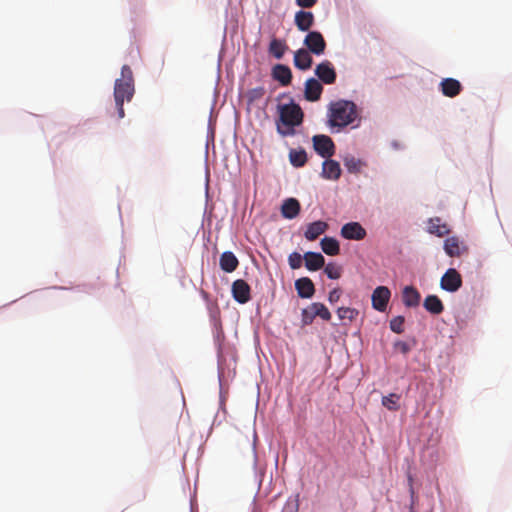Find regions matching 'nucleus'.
Segmentation results:
<instances>
[{"mask_svg":"<svg viewBox=\"0 0 512 512\" xmlns=\"http://www.w3.org/2000/svg\"><path fill=\"white\" fill-rule=\"evenodd\" d=\"M279 119L276 121V130L282 137L295 135V127L303 122L304 113L301 107L291 101L288 104L278 105Z\"/></svg>","mask_w":512,"mask_h":512,"instance_id":"nucleus-1","label":"nucleus"},{"mask_svg":"<svg viewBox=\"0 0 512 512\" xmlns=\"http://www.w3.org/2000/svg\"><path fill=\"white\" fill-rule=\"evenodd\" d=\"M134 79L131 68L123 65L121 68V78L116 79L114 85V100L118 113V118L125 116L124 101L130 102L134 95Z\"/></svg>","mask_w":512,"mask_h":512,"instance_id":"nucleus-2","label":"nucleus"},{"mask_svg":"<svg viewBox=\"0 0 512 512\" xmlns=\"http://www.w3.org/2000/svg\"><path fill=\"white\" fill-rule=\"evenodd\" d=\"M356 117V105L351 101L340 100L330 105L329 124L333 127H346Z\"/></svg>","mask_w":512,"mask_h":512,"instance_id":"nucleus-3","label":"nucleus"},{"mask_svg":"<svg viewBox=\"0 0 512 512\" xmlns=\"http://www.w3.org/2000/svg\"><path fill=\"white\" fill-rule=\"evenodd\" d=\"M462 286V277L460 273L454 269L449 268L440 280V287L448 292H456Z\"/></svg>","mask_w":512,"mask_h":512,"instance_id":"nucleus-4","label":"nucleus"},{"mask_svg":"<svg viewBox=\"0 0 512 512\" xmlns=\"http://www.w3.org/2000/svg\"><path fill=\"white\" fill-rule=\"evenodd\" d=\"M315 151L323 158H329L335 153L332 139L326 135H315L312 138Z\"/></svg>","mask_w":512,"mask_h":512,"instance_id":"nucleus-5","label":"nucleus"},{"mask_svg":"<svg viewBox=\"0 0 512 512\" xmlns=\"http://www.w3.org/2000/svg\"><path fill=\"white\" fill-rule=\"evenodd\" d=\"M304 44L308 51L315 55L323 54L326 49L324 37L318 31H310L304 39Z\"/></svg>","mask_w":512,"mask_h":512,"instance_id":"nucleus-6","label":"nucleus"},{"mask_svg":"<svg viewBox=\"0 0 512 512\" xmlns=\"http://www.w3.org/2000/svg\"><path fill=\"white\" fill-rule=\"evenodd\" d=\"M231 292L234 300L240 304H245L251 299V288L243 279H237L232 283Z\"/></svg>","mask_w":512,"mask_h":512,"instance_id":"nucleus-7","label":"nucleus"},{"mask_svg":"<svg viewBox=\"0 0 512 512\" xmlns=\"http://www.w3.org/2000/svg\"><path fill=\"white\" fill-rule=\"evenodd\" d=\"M390 297L391 291L388 287L378 286L375 288L371 296L372 307L379 312H384L387 308Z\"/></svg>","mask_w":512,"mask_h":512,"instance_id":"nucleus-8","label":"nucleus"},{"mask_svg":"<svg viewBox=\"0 0 512 512\" xmlns=\"http://www.w3.org/2000/svg\"><path fill=\"white\" fill-rule=\"evenodd\" d=\"M340 234L348 240H363L367 233L362 225L358 222H349L342 226Z\"/></svg>","mask_w":512,"mask_h":512,"instance_id":"nucleus-9","label":"nucleus"},{"mask_svg":"<svg viewBox=\"0 0 512 512\" xmlns=\"http://www.w3.org/2000/svg\"><path fill=\"white\" fill-rule=\"evenodd\" d=\"M315 74L325 84H333L336 80V72L332 63L328 60L321 62L315 68Z\"/></svg>","mask_w":512,"mask_h":512,"instance_id":"nucleus-10","label":"nucleus"},{"mask_svg":"<svg viewBox=\"0 0 512 512\" xmlns=\"http://www.w3.org/2000/svg\"><path fill=\"white\" fill-rule=\"evenodd\" d=\"M444 250L450 257H460L467 247L457 237H449L444 242Z\"/></svg>","mask_w":512,"mask_h":512,"instance_id":"nucleus-11","label":"nucleus"},{"mask_svg":"<svg viewBox=\"0 0 512 512\" xmlns=\"http://www.w3.org/2000/svg\"><path fill=\"white\" fill-rule=\"evenodd\" d=\"M323 91V86L315 78H310L305 82V98L308 101L314 102L320 99Z\"/></svg>","mask_w":512,"mask_h":512,"instance_id":"nucleus-12","label":"nucleus"},{"mask_svg":"<svg viewBox=\"0 0 512 512\" xmlns=\"http://www.w3.org/2000/svg\"><path fill=\"white\" fill-rule=\"evenodd\" d=\"M421 295L414 286H405L402 290V302L406 307L414 308L420 304Z\"/></svg>","mask_w":512,"mask_h":512,"instance_id":"nucleus-13","label":"nucleus"},{"mask_svg":"<svg viewBox=\"0 0 512 512\" xmlns=\"http://www.w3.org/2000/svg\"><path fill=\"white\" fill-rule=\"evenodd\" d=\"M301 206L296 198H287L281 206V214L286 219H294L300 213Z\"/></svg>","mask_w":512,"mask_h":512,"instance_id":"nucleus-14","label":"nucleus"},{"mask_svg":"<svg viewBox=\"0 0 512 512\" xmlns=\"http://www.w3.org/2000/svg\"><path fill=\"white\" fill-rule=\"evenodd\" d=\"M322 177L330 180H337L341 176L340 164L332 159H326L322 165Z\"/></svg>","mask_w":512,"mask_h":512,"instance_id":"nucleus-15","label":"nucleus"},{"mask_svg":"<svg viewBox=\"0 0 512 512\" xmlns=\"http://www.w3.org/2000/svg\"><path fill=\"white\" fill-rule=\"evenodd\" d=\"M295 25L300 31H309L314 25V15L310 11L300 10L295 14Z\"/></svg>","mask_w":512,"mask_h":512,"instance_id":"nucleus-16","label":"nucleus"},{"mask_svg":"<svg viewBox=\"0 0 512 512\" xmlns=\"http://www.w3.org/2000/svg\"><path fill=\"white\" fill-rule=\"evenodd\" d=\"M440 86L443 95L450 98L457 96L462 90L461 83L454 78L443 79Z\"/></svg>","mask_w":512,"mask_h":512,"instance_id":"nucleus-17","label":"nucleus"},{"mask_svg":"<svg viewBox=\"0 0 512 512\" xmlns=\"http://www.w3.org/2000/svg\"><path fill=\"white\" fill-rule=\"evenodd\" d=\"M328 224L324 221H315L308 224L307 229L304 233L305 238L308 241L316 240L320 235L326 232Z\"/></svg>","mask_w":512,"mask_h":512,"instance_id":"nucleus-18","label":"nucleus"},{"mask_svg":"<svg viewBox=\"0 0 512 512\" xmlns=\"http://www.w3.org/2000/svg\"><path fill=\"white\" fill-rule=\"evenodd\" d=\"M295 288L301 298H311L315 292L314 284L308 277H302L296 280Z\"/></svg>","mask_w":512,"mask_h":512,"instance_id":"nucleus-19","label":"nucleus"},{"mask_svg":"<svg viewBox=\"0 0 512 512\" xmlns=\"http://www.w3.org/2000/svg\"><path fill=\"white\" fill-rule=\"evenodd\" d=\"M272 75L275 80L281 83L283 86H287L291 83L292 72L290 68L283 64H277L272 70Z\"/></svg>","mask_w":512,"mask_h":512,"instance_id":"nucleus-20","label":"nucleus"},{"mask_svg":"<svg viewBox=\"0 0 512 512\" xmlns=\"http://www.w3.org/2000/svg\"><path fill=\"white\" fill-rule=\"evenodd\" d=\"M305 266L310 271H317L325 264V259L321 253L307 252L304 255Z\"/></svg>","mask_w":512,"mask_h":512,"instance_id":"nucleus-21","label":"nucleus"},{"mask_svg":"<svg viewBox=\"0 0 512 512\" xmlns=\"http://www.w3.org/2000/svg\"><path fill=\"white\" fill-rule=\"evenodd\" d=\"M219 264L223 271L232 273L237 269L239 261L233 252L226 251L221 254Z\"/></svg>","mask_w":512,"mask_h":512,"instance_id":"nucleus-22","label":"nucleus"},{"mask_svg":"<svg viewBox=\"0 0 512 512\" xmlns=\"http://www.w3.org/2000/svg\"><path fill=\"white\" fill-rule=\"evenodd\" d=\"M312 57L308 50L299 49L294 54V65L300 70H308L312 65Z\"/></svg>","mask_w":512,"mask_h":512,"instance_id":"nucleus-23","label":"nucleus"},{"mask_svg":"<svg viewBox=\"0 0 512 512\" xmlns=\"http://www.w3.org/2000/svg\"><path fill=\"white\" fill-rule=\"evenodd\" d=\"M424 308L433 315H439L444 311V305L436 295H428L423 302Z\"/></svg>","mask_w":512,"mask_h":512,"instance_id":"nucleus-24","label":"nucleus"},{"mask_svg":"<svg viewBox=\"0 0 512 512\" xmlns=\"http://www.w3.org/2000/svg\"><path fill=\"white\" fill-rule=\"evenodd\" d=\"M428 231L431 234H435L439 237H442L449 233V228L445 223L441 222L440 218L435 217L429 220Z\"/></svg>","mask_w":512,"mask_h":512,"instance_id":"nucleus-25","label":"nucleus"},{"mask_svg":"<svg viewBox=\"0 0 512 512\" xmlns=\"http://www.w3.org/2000/svg\"><path fill=\"white\" fill-rule=\"evenodd\" d=\"M320 244L323 252L329 256L338 255L340 252L339 242L335 238L324 237Z\"/></svg>","mask_w":512,"mask_h":512,"instance_id":"nucleus-26","label":"nucleus"},{"mask_svg":"<svg viewBox=\"0 0 512 512\" xmlns=\"http://www.w3.org/2000/svg\"><path fill=\"white\" fill-rule=\"evenodd\" d=\"M288 49L286 43L279 39H272L269 44V53L273 55L276 59H281L286 50Z\"/></svg>","mask_w":512,"mask_h":512,"instance_id":"nucleus-27","label":"nucleus"},{"mask_svg":"<svg viewBox=\"0 0 512 512\" xmlns=\"http://www.w3.org/2000/svg\"><path fill=\"white\" fill-rule=\"evenodd\" d=\"M289 160L294 167H302L307 162V154L304 149H291L289 152Z\"/></svg>","mask_w":512,"mask_h":512,"instance_id":"nucleus-28","label":"nucleus"},{"mask_svg":"<svg viewBox=\"0 0 512 512\" xmlns=\"http://www.w3.org/2000/svg\"><path fill=\"white\" fill-rule=\"evenodd\" d=\"M337 315L341 321H348L351 323L356 320L359 315V311L351 307H339L337 309Z\"/></svg>","mask_w":512,"mask_h":512,"instance_id":"nucleus-29","label":"nucleus"},{"mask_svg":"<svg viewBox=\"0 0 512 512\" xmlns=\"http://www.w3.org/2000/svg\"><path fill=\"white\" fill-rule=\"evenodd\" d=\"M343 163L348 172L353 174L359 173L363 166L362 161L354 156H346Z\"/></svg>","mask_w":512,"mask_h":512,"instance_id":"nucleus-30","label":"nucleus"},{"mask_svg":"<svg viewBox=\"0 0 512 512\" xmlns=\"http://www.w3.org/2000/svg\"><path fill=\"white\" fill-rule=\"evenodd\" d=\"M400 396L396 393H391L382 398V405L390 411H397L399 409L398 401Z\"/></svg>","mask_w":512,"mask_h":512,"instance_id":"nucleus-31","label":"nucleus"},{"mask_svg":"<svg viewBox=\"0 0 512 512\" xmlns=\"http://www.w3.org/2000/svg\"><path fill=\"white\" fill-rule=\"evenodd\" d=\"M312 309L315 317L318 316L325 321H329L331 319V313L324 304L320 302L312 303Z\"/></svg>","mask_w":512,"mask_h":512,"instance_id":"nucleus-32","label":"nucleus"},{"mask_svg":"<svg viewBox=\"0 0 512 512\" xmlns=\"http://www.w3.org/2000/svg\"><path fill=\"white\" fill-rule=\"evenodd\" d=\"M324 272L330 279H339L342 274V269L335 263H328L324 268Z\"/></svg>","mask_w":512,"mask_h":512,"instance_id":"nucleus-33","label":"nucleus"},{"mask_svg":"<svg viewBox=\"0 0 512 512\" xmlns=\"http://www.w3.org/2000/svg\"><path fill=\"white\" fill-rule=\"evenodd\" d=\"M404 322L405 318L403 316H396L390 321V329L393 332L400 334L404 331Z\"/></svg>","mask_w":512,"mask_h":512,"instance_id":"nucleus-34","label":"nucleus"},{"mask_svg":"<svg viewBox=\"0 0 512 512\" xmlns=\"http://www.w3.org/2000/svg\"><path fill=\"white\" fill-rule=\"evenodd\" d=\"M314 319H315V314L313 313L312 304H311L309 307L302 310V318H301L302 325L303 326L310 325V324H312Z\"/></svg>","mask_w":512,"mask_h":512,"instance_id":"nucleus-35","label":"nucleus"},{"mask_svg":"<svg viewBox=\"0 0 512 512\" xmlns=\"http://www.w3.org/2000/svg\"><path fill=\"white\" fill-rule=\"evenodd\" d=\"M304 256L302 257L300 253L293 252L288 257V263L292 269H299L302 266Z\"/></svg>","mask_w":512,"mask_h":512,"instance_id":"nucleus-36","label":"nucleus"},{"mask_svg":"<svg viewBox=\"0 0 512 512\" xmlns=\"http://www.w3.org/2000/svg\"><path fill=\"white\" fill-rule=\"evenodd\" d=\"M265 94V89L263 87H258V88H254L252 90L249 91V100L250 101H255L257 99H260L264 96Z\"/></svg>","mask_w":512,"mask_h":512,"instance_id":"nucleus-37","label":"nucleus"},{"mask_svg":"<svg viewBox=\"0 0 512 512\" xmlns=\"http://www.w3.org/2000/svg\"><path fill=\"white\" fill-rule=\"evenodd\" d=\"M341 295H342L341 290L339 288H335L332 291H330L328 300L331 304H334L339 301Z\"/></svg>","mask_w":512,"mask_h":512,"instance_id":"nucleus-38","label":"nucleus"},{"mask_svg":"<svg viewBox=\"0 0 512 512\" xmlns=\"http://www.w3.org/2000/svg\"><path fill=\"white\" fill-rule=\"evenodd\" d=\"M296 3L302 8H311L316 4V0H296Z\"/></svg>","mask_w":512,"mask_h":512,"instance_id":"nucleus-39","label":"nucleus"},{"mask_svg":"<svg viewBox=\"0 0 512 512\" xmlns=\"http://www.w3.org/2000/svg\"><path fill=\"white\" fill-rule=\"evenodd\" d=\"M396 347L404 354L408 353L410 348L409 345L406 342H397Z\"/></svg>","mask_w":512,"mask_h":512,"instance_id":"nucleus-40","label":"nucleus"},{"mask_svg":"<svg viewBox=\"0 0 512 512\" xmlns=\"http://www.w3.org/2000/svg\"><path fill=\"white\" fill-rule=\"evenodd\" d=\"M408 481H409V486H410V492H411V495L413 496L414 495V490H413V485H412L413 479L411 476L408 477Z\"/></svg>","mask_w":512,"mask_h":512,"instance_id":"nucleus-41","label":"nucleus"},{"mask_svg":"<svg viewBox=\"0 0 512 512\" xmlns=\"http://www.w3.org/2000/svg\"><path fill=\"white\" fill-rule=\"evenodd\" d=\"M252 512H261L257 505L254 504L253 511Z\"/></svg>","mask_w":512,"mask_h":512,"instance_id":"nucleus-42","label":"nucleus"}]
</instances>
